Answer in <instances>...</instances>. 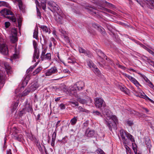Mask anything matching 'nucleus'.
Instances as JSON below:
<instances>
[{
  "instance_id": "nucleus-1",
  "label": "nucleus",
  "mask_w": 154,
  "mask_h": 154,
  "mask_svg": "<svg viewBox=\"0 0 154 154\" xmlns=\"http://www.w3.org/2000/svg\"><path fill=\"white\" fill-rule=\"evenodd\" d=\"M3 64L5 71L4 70V73L3 71H0V88L3 86L4 84V79L6 76V74L9 75L13 73L12 69L11 67L9 66L8 63L7 62H4Z\"/></svg>"
},
{
  "instance_id": "nucleus-2",
  "label": "nucleus",
  "mask_w": 154,
  "mask_h": 154,
  "mask_svg": "<svg viewBox=\"0 0 154 154\" xmlns=\"http://www.w3.org/2000/svg\"><path fill=\"white\" fill-rule=\"evenodd\" d=\"M105 120V124L108 127L110 131H112V129H115L116 128V123L117 122L118 120L116 116L114 115L111 117L107 116Z\"/></svg>"
},
{
  "instance_id": "nucleus-3",
  "label": "nucleus",
  "mask_w": 154,
  "mask_h": 154,
  "mask_svg": "<svg viewBox=\"0 0 154 154\" xmlns=\"http://www.w3.org/2000/svg\"><path fill=\"white\" fill-rule=\"evenodd\" d=\"M56 12L57 16L56 17V20L59 24H63L66 21L65 19L66 16L61 9L58 10Z\"/></svg>"
},
{
  "instance_id": "nucleus-4",
  "label": "nucleus",
  "mask_w": 154,
  "mask_h": 154,
  "mask_svg": "<svg viewBox=\"0 0 154 154\" xmlns=\"http://www.w3.org/2000/svg\"><path fill=\"white\" fill-rule=\"evenodd\" d=\"M95 104L96 107L101 110L104 109L106 106L105 101L102 98L97 97L95 99Z\"/></svg>"
},
{
  "instance_id": "nucleus-5",
  "label": "nucleus",
  "mask_w": 154,
  "mask_h": 154,
  "mask_svg": "<svg viewBox=\"0 0 154 154\" xmlns=\"http://www.w3.org/2000/svg\"><path fill=\"white\" fill-rule=\"evenodd\" d=\"M47 3L48 5V8L52 12H57L58 10L60 9L54 2L51 1H48Z\"/></svg>"
},
{
  "instance_id": "nucleus-6",
  "label": "nucleus",
  "mask_w": 154,
  "mask_h": 154,
  "mask_svg": "<svg viewBox=\"0 0 154 154\" xmlns=\"http://www.w3.org/2000/svg\"><path fill=\"white\" fill-rule=\"evenodd\" d=\"M76 88V86L74 85L73 86H71L69 87L68 89H66V91H67L70 95L75 96L76 97L77 95V91L78 90Z\"/></svg>"
},
{
  "instance_id": "nucleus-7",
  "label": "nucleus",
  "mask_w": 154,
  "mask_h": 154,
  "mask_svg": "<svg viewBox=\"0 0 154 154\" xmlns=\"http://www.w3.org/2000/svg\"><path fill=\"white\" fill-rule=\"evenodd\" d=\"M120 135L123 142V144H127L129 142V140L127 138L128 133L123 130H121L120 131Z\"/></svg>"
},
{
  "instance_id": "nucleus-8",
  "label": "nucleus",
  "mask_w": 154,
  "mask_h": 154,
  "mask_svg": "<svg viewBox=\"0 0 154 154\" xmlns=\"http://www.w3.org/2000/svg\"><path fill=\"white\" fill-rule=\"evenodd\" d=\"M0 52L4 55L8 54V48L5 44L0 43Z\"/></svg>"
},
{
  "instance_id": "nucleus-9",
  "label": "nucleus",
  "mask_w": 154,
  "mask_h": 154,
  "mask_svg": "<svg viewBox=\"0 0 154 154\" xmlns=\"http://www.w3.org/2000/svg\"><path fill=\"white\" fill-rule=\"evenodd\" d=\"M0 12L2 15L7 18L10 17L9 15H12L13 14V13L7 8L2 10Z\"/></svg>"
},
{
  "instance_id": "nucleus-10",
  "label": "nucleus",
  "mask_w": 154,
  "mask_h": 154,
  "mask_svg": "<svg viewBox=\"0 0 154 154\" xmlns=\"http://www.w3.org/2000/svg\"><path fill=\"white\" fill-rule=\"evenodd\" d=\"M33 110L32 106L29 104H27L26 105L24 108L20 111V115L22 116L23 114H25L26 112H32Z\"/></svg>"
},
{
  "instance_id": "nucleus-11",
  "label": "nucleus",
  "mask_w": 154,
  "mask_h": 154,
  "mask_svg": "<svg viewBox=\"0 0 154 154\" xmlns=\"http://www.w3.org/2000/svg\"><path fill=\"white\" fill-rule=\"evenodd\" d=\"M57 68L55 66H54L46 71L45 73V75L46 76H50L53 74L57 73Z\"/></svg>"
},
{
  "instance_id": "nucleus-12",
  "label": "nucleus",
  "mask_w": 154,
  "mask_h": 154,
  "mask_svg": "<svg viewBox=\"0 0 154 154\" xmlns=\"http://www.w3.org/2000/svg\"><path fill=\"white\" fill-rule=\"evenodd\" d=\"M85 8L87 10V11L90 14L93 15H95L97 14L96 9L91 7H86Z\"/></svg>"
},
{
  "instance_id": "nucleus-13",
  "label": "nucleus",
  "mask_w": 154,
  "mask_h": 154,
  "mask_svg": "<svg viewBox=\"0 0 154 154\" xmlns=\"http://www.w3.org/2000/svg\"><path fill=\"white\" fill-rule=\"evenodd\" d=\"M75 85L78 91L82 90L85 85L84 82L81 81L77 82Z\"/></svg>"
},
{
  "instance_id": "nucleus-14",
  "label": "nucleus",
  "mask_w": 154,
  "mask_h": 154,
  "mask_svg": "<svg viewBox=\"0 0 154 154\" xmlns=\"http://www.w3.org/2000/svg\"><path fill=\"white\" fill-rule=\"evenodd\" d=\"M42 61L47 60H50L51 59V54L50 53H47L43 55L40 56Z\"/></svg>"
},
{
  "instance_id": "nucleus-15",
  "label": "nucleus",
  "mask_w": 154,
  "mask_h": 154,
  "mask_svg": "<svg viewBox=\"0 0 154 154\" xmlns=\"http://www.w3.org/2000/svg\"><path fill=\"white\" fill-rule=\"evenodd\" d=\"M134 94L136 96L145 99L147 96L142 91L141 92H138L136 91H134Z\"/></svg>"
},
{
  "instance_id": "nucleus-16",
  "label": "nucleus",
  "mask_w": 154,
  "mask_h": 154,
  "mask_svg": "<svg viewBox=\"0 0 154 154\" xmlns=\"http://www.w3.org/2000/svg\"><path fill=\"white\" fill-rule=\"evenodd\" d=\"M39 28H41L43 32L45 33H48L49 34L51 33V30L50 29L48 28L47 26L44 25H39Z\"/></svg>"
},
{
  "instance_id": "nucleus-17",
  "label": "nucleus",
  "mask_w": 154,
  "mask_h": 154,
  "mask_svg": "<svg viewBox=\"0 0 154 154\" xmlns=\"http://www.w3.org/2000/svg\"><path fill=\"white\" fill-rule=\"evenodd\" d=\"M94 134V130L87 129L86 131L85 135L88 137H92Z\"/></svg>"
},
{
  "instance_id": "nucleus-18",
  "label": "nucleus",
  "mask_w": 154,
  "mask_h": 154,
  "mask_svg": "<svg viewBox=\"0 0 154 154\" xmlns=\"http://www.w3.org/2000/svg\"><path fill=\"white\" fill-rule=\"evenodd\" d=\"M39 87V85L37 82H36L32 85L30 87L29 89L31 92L34 91Z\"/></svg>"
},
{
  "instance_id": "nucleus-19",
  "label": "nucleus",
  "mask_w": 154,
  "mask_h": 154,
  "mask_svg": "<svg viewBox=\"0 0 154 154\" xmlns=\"http://www.w3.org/2000/svg\"><path fill=\"white\" fill-rule=\"evenodd\" d=\"M39 57V52L38 50L34 51V53L33 57V61L36 62L35 59H38Z\"/></svg>"
},
{
  "instance_id": "nucleus-20",
  "label": "nucleus",
  "mask_w": 154,
  "mask_h": 154,
  "mask_svg": "<svg viewBox=\"0 0 154 154\" xmlns=\"http://www.w3.org/2000/svg\"><path fill=\"white\" fill-rule=\"evenodd\" d=\"M14 138L15 140H17L21 142L23 140V135L21 134H16L14 136Z\"/></svg>"
},
{
  "instance_id": "nucleus-21",
  "label": "nucleus",
  "mask_w": 154,
  "mask_h": 154,
  "mask_svg": "<svg viewBox=\"0 0 154 154\" xmlns=\"http://www.w3.org/2000/svg\"><path fill=\"white\" fill-rule=\"evenodd\" d=\"M42 68L41 66H39L37 68L35 71L33 72L32 74L34 75H36L39 73L40 71L42 70Z\"/></svg>"
},
{
  "instance_id": "nucleus-22",
  "label": "nucleus",
  "mask_w": 154,
  "mask_h": 154,
  "mask_svg": "<svg viewBox=\"0 0 154 154\" xmlns=\"http://www.w3.org/2000/svg\"><path fill=\"white\" fill-rule=\"evenodd\" d=\"M88 65L89 67V68H95L96 67V66L94 65L92 61L91 60H89L87 61Z\"/></svg>"
},
{
  "instance_id": "nucleus-23",
  "label": "nucleus",
  "mask_w": 154,
  "mask_h": 154,
  "mask_svg": "<svg viewBox=\"0 0 154 154\" xmlns=\"http://www.w3.org/2000/svg\"><path fill=\"white\" fill-rule=\"evenodd\" d=\"M130 80L137 86L138 87L139 86H141V85L134 78L132 77Z\"/></svg>"
},
{
  "instance_id": "nucleus-24",
  "label": "nucleus",
  "mask_w": 154,
  "mask_h": 154,
  "mask_svg": "<svg viewBox=\"0 0 154 154\" xmlns=\"http://www.w3.org/2000/svg\"><path fill=\"white\" fill-rule=\"evenodd\" d=\"M147 7L151 9L154 8V2L150 0L147 3Z\"/></svg>"
},
{
  "instance_id": "nucleus-25",
  "label": "nucleus",
  "mask_w": 154,
  "mask_h": 154,
  "mask_svg": "<svg viewBox=\"0 0 154 154\" xmlns=\"http://www.w3.org/2000/svg\"><path fill=\"white\" fill-rule=\"evenodd\" d=\"M35 3L36 5V9H37V15L40 18H41V15L40 12L37 7V5L38 6H39V3L37 1H35Z\"/></svg>"
},
{
  "instance_id": "nucleus-26",
  "label": "nucleus",
  "mask_w": 154,
  "mask_h": 154,
  "mask_svg": "<svg viewBox=\"0 0 154 154\" xmlns=\"http://www.w3.org/2000/svg\"><path fill=\"white\" fill-rule=\"evenodd\" d=\"M46 0H42L41 2V7L44 10L46 9Z\"/></svg>"
},
{
  "instance_id": "nucleus-27",
  "label": "nucleus",
  "mask_w": 154,
  "mask_h": 154,
  "mask_svg": "<svg viewBox=\"0 0 154 154\" xmlns=\"http://www.w3.org/2000/svg\"><path fill=\"white\" fill-rule=\"evenodd\" d=\"M77 100L80 103L82 104H85L87 103L88 101L85 99H82L80 97H77Z\"/></svg>"
},
{
  "instance_id": "nucleus-28",
  "label": "nucleus",
  "mask_w": 154,
  "mask_h": 154,
  "mask_svg": "<svg viewBox=\"0 0 154 154\" xmlns=\"http://www.w3.org/2000/svg\"><path fill=\"white\" fill-rule=\"evenodd\" d=\"M96 8L97 9V10H99V11H101L100 10H102V11H106L108 12H110V11H111L110 10L108 9H107L103 7L100 6L98 7H97Z\"/></svg>"
},
{
  "instance_id": "nucleus-29",
  "label": "nucleus",
  "mask_w": 154,
  "mask_h": 154,
  "mask_svg": "<svg viewBox=\"0 0 154 154\" xmlns=\"http://www.w3.org/2000/svg\"><path fill=\"white\" fill-rule=\"evenodd\" d=\"M77 118L74 117L72 119L70 120V123L72 125H75L77 122Z\"/></svg>"
},
{
  "instance_id": "nucleus-30",
  "label": "nucleus",
  "mask_w": 154,
  "mask_h": 154,
  "mask_svg": "<svg viewBox=\"0 0 154 154\" xmlns=\"http://www.w3.org/2000/svg\"><path fill=\"white\" fill-rule=\"evenodd\" d=\"M30 91H31L29 89L25 90L21 94V97H23L24 96L27 95L29 94Z\"/></svg>"
},
{
  "instance_id": "nucleus-31",
  "label": "nucleus",
  "mask_w": 154,
  "mask_h": 154,
  "mask_svg": "<svg viewBox=\"0 0 154 154\" xmlns=\"http://www.w3.org/2000/svg\"><path fill=\"white\" fill-rule=\"evenodd\" d=\"M127 138L129 140H130L131 142H133L134 141V140L133 137L129 133H128Z\"/></svg>"
},
{
  "instance_id": "nucleus-32",
  "label": "nucleus",
  "mask_w": 154,
  "mask_h": 154,
  "mask_svg": "<svg viewBox=\"0 0 154 154\" xmlns=\"http://www.w3.org/2000/svg\"><path fill=\"white\" fill-rule=\"evenodd\" d=\"M18 5L19 8L20 10L22 11H24V7L23 5V3L21 1H20L18 2Z\"/></svg>"
},
{
  "instance_id": "nucleus-33",
  "label": "nucleus",
  "mask_w": 154,
  "mask_h": 154,
  "mask_svg": "<svg viewBox=\"0 0 154 154\" xmlns=\"http://www.w3.org/2000/svg\"><path fill=\"white\" fill-rule=\"evenodd\" d=\"M78 109L79 112H88V110L81 106H79L78 108Z\"/></svg>"
},
{
  "instance_id": "nucleus-34",
  "label": "nucleus",
  "mask_w": 154,
  "mask_h": 154,
  "mask_svg": "<svg viewBox=\"0 0 154 154\" xmlns=\"http://www.w3.org/2000/svg\"><path fill=\"white\" fill-rule=\"evenodd\" d=\"M33 45L34 48V51L38 50L37 45L36 41L35 40L33 41Z\"/></svg>"
},
{
  "instance_id": "nucleus-35",
  "label": "nucleus",
  "mask_w": 154,
  "mask_h": 154,
  "mask_svg": "<svg viewBox=\"0 0 154 154\" xmlns=\"http://www.w3.org/2000/svg\"><path fill=\"white\" fill-rule=\"evenodd\" d=\"M127 144H124V145L125 146V147L126 149V151L127 152V153H128V152L129 153H131V151L130 150V148H129V147L127 145Z\"/></svg>"
},
{
  "instance_id": "nucleus-36",
  "label": "nucleus",
  "mask_w": 154,
  "mask_h": 154,
  "mask_svg": "<svg viewBox=\"0 0 154 154\" xmlns=\"http://www.w3.org/2000/svg\"><path fill=\"white\" fill-rule=\"evenodd\" d=\"M70 103L71 104L73 105L72 106L73 107H75V106H78L79 104L76 101H72L70 102Z\"/></svg>"
},
{
  "instance_id": "nucleus-37",
  "label": "nucleus",
  "mask_w": 154,
  "mask_h": 154,
  "mask_svg": "<svg viewBox=\"0 0 154 154\" xmlns=\"http://www.w3.org/2000/svg\"><path fill=\"white\" fill-rule=\"evenodd\" d=\"M19 58V55L18 54H14L11 56V58L12 59H15Z\"/></svg>"
},
{
  "instance_id": "nucleus-38",
  "label": "nucleus",
  "mask_w": 154,
  "mask_h": 154,
  "mask_svg": "<svg viewBox=\"0 0 154 154\" xmlns=\"http://www.w3.org/2000/svg\"><path fill=\"white\" fill-rule=\"evenodd\" d=\"M92 112V113L94 114V115L99 116H102L100 112L98 111H93Z\"/></svg>"
},
{
  "instance_id": "nucleus-39",
  "label": "nucleus",
  "mask_w": 154,
  "mask_h": 154,
  "mask_svg": "<svg viewBox=\"0 0 154 154\" xmlns=\"http://www.w3.org/2000/svg\"><path fill=\"white\" fill-rule=\"evenodd\" d=\"M8 5V4L7 2L4 1H0V6H4L7 7Z\"/></svg>"
},
{
  "instance_id": "nucleus-40",
  "label": "nucleus",
  "mask_w": 154,
  "mask_h": 154,
  "mask_svg": "<svg viewBox=\"0 0 154 154\" xmlns=\"http://www.w3.org/2000/svg\"><path fill=\"white\" fill-rule=\"evenodd\" d=\"M56 136V132L54 131L53 132L52 135V141H55Z\"/></svg>"
},
{
  "instance_id": "nucleus-41",
  "label": "nucleus",
  "mask_w": 154,
  "mask_h": 154,
  "mask_svg": "<svg viewBox=\"0 0 154 154\" xmlns=\"http://www.w3.org/2000/svg\"><path fill=\"white\" fill-rule=\"evenodd\" d=\"M8 18L10 19L13 22H15L16 21V19L15 17L10 16V17Z\"/></svg>"
},
{
  "instance_id": "nucleus-42",
  "label": "nucleus",
  "mask_w": 154,
  "mask_h": 154,
  "mask_svg": "<svg viewBox=\"0 0 154 154\" xmlns=\"http://www.w3.org/2000/svg\"><path fill=\"white\" fill-rule=\"evenodd\" d=\"M126 123L129 126H131L134 124L133 121L129 120L126 121Z\"/></svg>"
},
{
  "instance_id": "nucleus-43",
  "label": "nucleus",
  "mask_w": 154,
  "mask_h": 154,
  "mask_svg": "<svg viewBox=\"0 0 154 154\" xmlns=\"http://www.w3.org/2000/svg\"><path fill=\"white\" fill-rule=\"evenodd\" d=\"M85 55L87 56L88 57H91V54L90 51H86L84 54Z\"/></svg>"
},
{
  "instance_id": "nucleus-44",
  "label": "nucleus",
  "mask_w": 154,
  "mask_h": 154,
  "mask_svg": "<svg viewBox=\"0 0 154 154\" xmlns=\"http://www.w3.org/2000/svg\"><path fill=\"white\" fill-rule=\"evenodd\" d=\"M79 52L80 53H82L83 54H84L85 52V51L86 50H85L83 48L81 47H79Z\"/></svg>"
},
{
  "instance_id": "nucleus-45",
  "label": "nucleus",
  "mask_w": 154,
  "mask_h": 154,
  "mask_svg": "<svg viewBox=\"0 0 154 154\" xmlns=\"http://www.w3.org/2000/svg\"><path fill=\"white\" fill-rule=\"evenodd\" d=\"M94 73L97 75H99L100 74V72L99 70L98 69L97 67L96 66V67L95 68H94Z\"/></svg>"
},
{
  "instance_id": "nucleus-46",
  "label": "nucleus",
  "mask_w": 154,
  "mask_h": 154,
  "mask_svg": "<svg viewBox=\"0 0 154 154\" xmlns=\"http://www.w3.org/2000/svg\"><path fill=\"white\" fill-rule=\"evenodd\" d=\"M98 154H105L104 152L101 149H98L96 151Z\"/></svg>"
},
{
  "instance_id": "nucleus-47",
  "label": "nucleus",
  "mask_w": 154,
  "mask_h": 154,
  "mask_svg": "<svg viewBox=\"0 0 154 154\" xmlns=\"http://www.w3.org/2000/svg\"><path fill=\"white\" fill-rule=\"evenodd\" d=\"M47 48H45V49H44L43 48V50H42V53L41 54V56H42L43 55H44L46 54V52H47Z\"/></svg>"
},
{
  "instance_id": "nucleus-48",
  "label": "nucleus",
  "mask_w": 154,
  "mask_h": 154,
  "mask_svg": "<svg viewBox=\"0 0 154 154\" xmlns=\"http://www.w3.org/2000/svg\"><path fill=\"white\" fill-rule=\"evenodd\" d=\"M38 32H36L35 30V31L33 33V37L35 39H37L38 37Z\"/></svg>"
},
{
  "instance_id": "nucleus-49",
  "label": "nucleus",
  "mask_w": 154,
  "mask_h": 154,
  "mask_svg": "<svg viewBox=\"0 0 154 154\" xmlns=\"http://www.w3.org/2000/svg\"><path fill=\"white\" fill-rule=\"evenodd\" d=\"M97 54L100 57H103V56L104 55L103 52L100 50L98 51Z\"/></svg>"
},
{
  "instance_id": "nucleus-50",
  "label": "nucleus",
  "mask_w": 154,
  "mask_h": 154,
  "mask_svg": "<svg viewBox=\"0 0 154 154\" xmlns=\"http://www.w3.org/2000/svg\"><path fill=\"white\" fill-rule=\"evenodd\" d=\"M120 90L122 91L125 92V93H127V89L125 87H120Z\"/></svg>"
},
{
  "instance_id": "nucleus-51",
  "label": "nucleus",
  "mask_w": 154,
  "mask_h": 154,
  "mask_svg": "<svg viewBox=\"0 0 154 154\" xmlns=\"http://www.w3.org/2000/svg\"><path fill=\"white\" fill-rule=\"evenodd\" d=\"M122 74L124 75V76H125L126 77H127L129 79V80H131V79L132 77L131 76H130L126 74L125 73H122Z\"/></svg>"
},
{
  "instance_id": "nucleus-52",
  "label": "nucleus",
  "mask_w": 154,
  "mask_h": 154,
  "mask_svg": "<svg viewBox=\"0 0 154 154\" xmlns=\"http://www.w3.org/2000/svg\"><path fill=\"white\" fill-rule=\"evenodd\" d=\"M116 64L119 67L122 69L125 70L126 68L125 67H124L123 66L120 65L118 63H116Z\"/></svg>"
},
{
  "instance_id": "nucleus-53",
  "label": "nucleus",
  "mask_w": 154,
  "mask_h": 154,
  "mask_svg": "<svg viewBox=\"0 0 154 154\" xmlns=\"http://www.w3.org/2000/svg\"><path fill=\"white\" fill-rule=\"evenodd\" d=\"M5 26L6 28H8L10 25V23L9 22H6L5 23Z\"/></svg>"
},
{
  "instance_id": "nucleus-54",
  "label": "nucleus",
  "mask_w": 154,
  "mask_h": 154,
  "mask_svg": "<svg viewBox=\"0 0 154 154\" xmlns=\"http://www.w3.org/2000/svg\"><path fill=\"white\" fill-rule=\"evenodd\" d=\"M11 40L13 43H14L17 41V39L16 37L12 36L11 38Z\"/></svg>"
},
{
  "instance_id": "nucleus-55",
  "label": "nucleus",
  "mask_w": 154,
  "mask_h": 154,
  "mask_svg": "<svg viewBox=\"0 0 154 154\" xmlns=\"http://www.w3.org/2000/svg\"><path fill=\"white\" fill-rule=\"evenodd\" d=\"M59 106L61 109H65V105L63 103H61L60 104Z\"/></svg>"
},
{
  "instance_id": "nucleus-56",
  "label": "nucleus",
  "mask_w": 154,
  "mask_h": 154,
  "mask_svg": "<svg viewBox=\"0 0 154 154\" xmlns=\"http://www.w3.org/2000/svg\"><path fill=\"white\" fill-rule=\"evenodd\" d=\"M37 146H38V149H39V151L41 152H43V149H42V148L41 146L40 145V144H39L37 145Z\"/></svg>"
},
{
  "instance_id": "nucleus-57",
  "label": "nucleus",
  "mask_w": 154,
  "mask_h": 154,
  "mask_svg": "<svg viewBox=\"0 0 154 154\" xmlns=\"http://www.w3.org/2000/svg\"><path fill=\"white\" fill-rule=\"evenodd\" d=\"M148 84L149 86L151 88H154V86L153 85L152 83L151 82H149V83Z\"/></svg>"
},
{
  "instance_id": "nucleus-58",
  "label": "nucleus",
  "mask_w": 154,
  "mask_h": 154,
  "mask_svg": "<svg viewBox=\"0 0 154 154\" xmlns=\"http://www.w3.org/2000/svg\"><path fill=\"white\" fill-rule=\"evenodd\" d=\"M35 67H33V66H31L27 70V71H28V72L30 71H32V70Z\"/></svg>"
},
{
  "instance_id": "nucleus-59",
  "label": "nucleus",
  "mask_w": 154,
  "mask_h": 154,
  "mask_svg": "<svg viewBox=\"0 0 154 154\" xmlns=\"http://www.w3.org/2000/svg\"><path fill=\"white\" fill-rule=\"evenodd\" d=\"M138 116L140 117H145L146 116L144 114H143L142 113H139Z\"/></svg>"
},
{
  "instance_id": "nucleus-60",
  "label": "nucleus",
  "mask_w": 154,
  "mask_h": 154,
  "mask_svg": "<svg viewBox=\"0 0 154 154\" xmlns=\"http://www.w3.org/2000/svg\"><path fill=\"white\" fill-rule=\"evenodd\" d=\"M105 3H106L107 4H108V6H109V7H113V6H114V5H113L112 4H111V3H109V2H106V1H105Z\"/></svg>"
},
{
  "instance_id": "nucleus-61",
  "label": "nucleus",
  "mask_w": 154,
  "mask_h": 154,
  "mask_svg": "<svg viewBox=\"0 0 154 154\" xmlns=\"http://www.w3.org/2000/svg\"><path fill=\"white\" fill-rule=\"evenodd\" d=\"M92 26L94 27L95 28L97 29L98 27V26L96 24H92Z\"/></svg>"
},
{
  "instance_id": "nucleus-62",
  "label": "nucleus",
  "mask_w": 154,
  "mask_h": 154,
  "mask_svg": "<svg viewBox=\"0 0 154 154\" xmlns=\"http://www.w3.org/2000/svg\"><path fill=\"white\" fill-rule=\"evenodd\" d=\"M144 80L146 81V82H147L148 83L150 82V81L147 79V78L146 77V78H144Z\"/></svg>"
},
{
  "instance_id": "nucleus-63",
  "label": "nucleus",
  "mask_w": 154,
  "mask_h": 154,
  "mask_svg": "<svg viewBox=\"0 0 154 154\" xmlns=\"http://www.w3.org/2000/svg\"><path fill=\"white\" fill-rule=\"evenodd\" d=\"M60 121H58L57 122L56 124V128H57L59 125V124L60 123Z\"/></svg>"
},
{
  "instance_id": "nucleus-64",
  "label": "nucleus",
  "mask_w": 154,
  "mask_h": 154,
  "mask_svg": "<svg viewBox=\"0 0 154 154\" xmlns=\"http://www.w3.org/2000/svg\"><path fill=\"white\" fill-rule=\"evenodd\" d=\"M7 154H12L11 149H9L8 150H7Z\"/></svg>"
}]
</instances>
